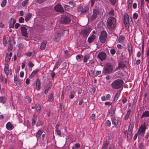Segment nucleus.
I'll return each instance as SVG.
<instances>
[{
	"label": "nucleus",
	"mask_w": 149,
	"mask_h": 149,
	"mask_svg": "<svg viewBox=\"0 0 149 149\" xmlns=\"http://www.w3.org/2000/svg\"><path fill=\"white\" fill-rule=\"evenodd\" d=\"M116 19L114 17H111L108 19L107 22V28L111 31L114 30L116 26Z\"/></svg>",
	"instance_id": "1"
},
{
	"label": "nucleus",
	"mask_w": 149,
	"mask_h": 149,
	"mask_svg": "<svg viewBox=\"0 0 149 149\" xmlns=\"http://www.w3.org/2000/svg\"><path fill=\"white\" fill-rule=\"evenodd\" d=\"M123 83L124 82L122 80L117 79L113 82L111 84V86L113 89H119L122 86Z\"/></svg>",
	"instance_id": "2"
},
{
	"label": "nucleus",
	"mask_w": 149,
	"mask_h": 149,
	"mask_svg": "<svg viewBox=\"0 0 149 149\" xmlns=\"http://www.w3.org/2000/svg\"><path fill=\"white\" fill-rule=\"evenodd\" d=\"M113 69V66L109 63H107L104 65L103 72L104 74H110L111 72Z\"/></svg>",
	"instance_id": "3"
},
{
	"label": "nucleus",
	"mask_w": 149,
	"mask_h": 149,
	"mask_svg": "<svg viewBox=\"0 0 149 149\" xmlns=\"http://www.w3.org/2000/svg\"><path fill=\"white\" fill-rule=\"evenodd\" d=\"M77 10L78 12H80L81 15H82L89 10V8L87 6H85L83 8L82 6L79 5L77 7Z\"/></svg>",
	"instance_id": "4"
},
{
	"label": "nucleus",
	"mask_w": 149,
	"mask_h": 149,
	"mask_svg": "<svg viewBox=\"0 0 149 149\" xmlns=\"http://www.w3.org/2000/svg\"><path fill=\"white\" fill-rule=\"evenodd\" d=\"M146 129V126L145 124L142 125L139 128L137 133L142 136H143L145 134V131Z\"/></svg>",
	"instance_id": "5"
},
{
	"label": "nucleus",
	"mask_w": 149,
	"mask_h": 149,
	"mask_svg": "<svg viewBox=\"0 0 149 149\" xmlns=\"http://www.w3.org/2000/svg\"><path fill=\"white\" fill-rule=\"evenodd\" d=\"M107 37V32L105 31H102L100 34V42L102 43H104L106 41Z\"/></svg>",
	"instance_id": "6"
},
{
	"label": "nucleus",
	"mask_w": 149,
	"mask_h": 149,
	"mask_svg": "<svg viewBox=\"0 0 149 149\" xmlns=\"http://www.w3.org/2000/svg\"><path fill=\"white\" fill-rule=\"evenodd\" d=\"M71 22V19L68 16L64 15L61 18V22L63 24H68Z\"/></svg>",
	"instance_id": "7"
},
{
	"label": "nucleus",
	"mask_w": 149,
	"mask_h": 149,
	"mask_svg": "<svg viewBox=\"0 0 149 149\" xmlns=\"http://www.w3.org/2000/svg\"><path fill=\"white\" fill-rule=\"evenodd\" d=\"M129 18L128 15L127 14H125L124 16L123 21L126 28L127 29L129 28Z\"/></svg>",
	"instance_id": "8"
},
{
	"label": "nucleus",
	"mask_w": 149,
	"mask_h": 149,
	"mask_svg": "<svg viewBox=\"0 0 149 149\" xmlns=\"http://www.w3.org/2000/svg\"><path fill=\"white\" fill-rule=\"evenodd\" d=\"M54 9L56 11L61 13L64 12V10L62 6L58 4L54 7Z\"/></svg>",
	"instance_id": "9"
},
{
	"label": "nucleus",
	"mask_w": 149,
	"mask_h": 149,
	"mask_svg": "<svg viewBox=\"0 0 149 149\" xmlns=\"http://www.w3.org/2000/svg\"><path fill=\"white\" fill-rule=\"evenodd\" d=\"M97 56L100 60L102 61L105 60L106 54L104 52H100L98 54Z\"/></svg>",
	"instance_id": "10"
},
{
	"label": "nucleus",
	"mask_w": 149,
	"mask_h": 149,
	"mask_svg": "<svg viewBox=\"0 0 149 149\" xmlns=\"http://www.w3.org/2000/svg\"><path fill=\"white\" fill-rule=\"evenodd\" d=\"M99 13V12L96 9L93 10V14L91 17V19L92 21L95 19L97 18V16Z\"/></svg>",
	"instance_id": "11"
},
{
	"label": "nucleus",
	"mask_w": 149,
	"mask_h": 149,
	"mask_svg": "<svg viewBox=\"0 0 149 149\" xmlns=\"http://www.w3.org/2000/svg\"><path fill=\"white\" fill-rule=\"evenodd\" d=\"M20 29L22 36L25 37H26L28 34L27 29L23 26H21Z\"/></svg>",
	"instance_id": "12"
},
{
	"label": "nucleus",
	"mask_w": 149,
	"mask_h": 149,
	"mask_svg": "<svg viewBox=\"0 0 149 149\" xmlns=\"http://www.w3.org/2000/svg\"><path fill=\"white\" fill-rule=\"evenodd\" d=\"M112 124L114 125V127H116L119 121L118 118L117 117H114L113 118H111Z\"/></svg>",
	"instance_id": "13"
},
{
	"label": "nucleus",
	"mask_w": 149,
	"mask_h": 149,
	"mask_svg": "<svg viewBox=\"0 0 149 149\" xmlns=\"http://www.w3.org/2000/svg\"><path fill=\"white\" fill-rule=\"evenodd\" d=\"M81 33L83 36V37L86 38L88 35L89 32L87 29H83L81 31Z\"/></svg>",
	"instance_id": "14"
},
{
	"label": "nucleus",
	"mask_w": 149,
	"mask_h": 149,
	"mask_svg": "<svg viewBox=\"0 0 149 149\" xmlns=\"http://www.w3.org/2000/svg\"><path fill=\"white\" fill-rule=\"evenodd\" d=\"M61 34L58 33H57L55 36L53 38V40L54 41L57 42L59 41L61 39Z\"/></svg>",
	"instance_id": "15"
},
{
	"label": "nucleus",
	"mask_w": 149,
	"mask_h": 149,
	"mask_svg": "<svg viewBox=\"0 0 149 149\" xmlns=\"http://www.w3.org/2000/svg\"><path fill=\"white\" fill-rule=\"evenodd\" d=\"M121 91L119 90L117 91L113 98L115 102L118 99L120 94Z\"/></svg>",
	"instance_id": "16"
},
{
	"label": "nucleus",
	"mask_w": 149,
	"mask_h": 149,
	"mask_svg": "<svg viewBox=\"0 0 149 149\" xmlns=\"http://www.w3.org/2000/svg\"><path fill=\"white\" fill-rule=\"evenodd\" d=\"M116 109L114 108H111L110 109L108 112V115L110 117L112 116L115 113Z\"/></svg>",
	"instance_id": "17"
},
{
	"label": "nucleus",
	"mask_w": 149,
	"mask_h": 149,
	"mask_svg": "<svg viewBox=\"0 0 149 149\" xmlns=\"http://www.w3.org/2000/svg\"><path fill=\"white\" fill-rule=\"evenodd\" d=\"M6 127L7 129L9 130H12L14 127V126L12 125L9 122L7 123Z\"/></svg>",
	"instance_id": "18"
},
{
	"label": "nucleus",
	"mask_w": 149,
	"mask_h": 149,
	"mask_svg": "<svg viewBox=\"0 0 149 149\" xmlns=\"http://www.w3.org/2000/svg\"><path fill=\"white\" fill-rule=\"evenodd\" d=\"M132 132L128 131L127 134V141H130L132 137Z\"/></svg>",
	"instance_id": "19"
},
{
	"label": "nucleus",
	"mask_w": 149,
	"mask_h": 149,
	"mask_svg": "<svg viewBox=\"0 0 149 149\" xmlns=\"http://www.w3.org/2000/svg\"><path fill=\"white\" fill-rule=\"evenodd\" d=\"M134 123L133 122H130L129 124L128 129V131L132 132L133 129L134 127Z\"/></svg>",
	"instance_id": "20"
},
{
	"label": "nucleus",
	"mask_w": 149,
	"mask_h": 149,
	"mask_svg": "<svg viewBox=\"0 0 149 149\" xmlns=\"http://www.w3.org/2000/svg\"><path fill=\"white\" fill-rule=\"evenodd\" d=\"M61 63V61L60 60H58L55 64V66L53 69V71H54L56 68H57L59 66Z\"/></svg>",
	"instance_id": "21"
},
{
	"label": "nucleus",
	"mask_w": 149,
	"mask_h": 149,
	"mask_svg": "<svg viewBox=\"0 0 149 149\" xmlns=\"http://www.w3.org/2000/svg\"><path fill=\"white\" fill-rule=\"evenodd\" d=\"M131 112V110L130 109H128L127 110V113L125 115L124 118V119L125 120H128L130 114Z\"/></svg>",
	"instance_id": "22"
},
{
	"label": "nucleus",
	"mask_w": 149,
	"mask_h": 149,
	"mask_svg": "<svg viewBox=\"0 0 149 149\" xmlns=\"http://www.w3.org/2000/svg\"><path fill=\"white\" fill-rule=\"evenodd\" d=\"M144 117H149V111H146L143 113L141 116V118H142Z\"/></svg>",
	"instance_id": "23"
},
{
	"label": "nucleus",
	"mask_w": 149,
	"mask_h": 149,
	"mask_svg": "<svg viewBox=\"0 0 149 149\" xmlns=\"http://www.w3.org/2000/svg\"><path fill=\"white\" fill-rule=\"evenodd\" d=\"M95 38V36L94 35H92L91 36L88 38V41L89 43H91L93 42Z\"/></svg>",
	"instance_id": "24"
},
{
	"label": "nucleus",
	"mask_w": 149,
	"mask_h": 149,
	"mask_svg": "<svg viewBox=\"0 0 149 149\" xmlns=\"http://www.w3.org/2000/svg\"><path fill=\"white\" fill-rule=\"evenodd\" d=\"M109 144V142L108 141L104 142L103 143L102 149H107Z\"/></svg>",
	"instance_id": "25"
},
{
	"label": "nucleus",
	"mask_w": 149,
	"mask_h": 149,
	"mask_svg": "<svg viewBox=\"0 0 149 149\" xmlns=\"http://www.w3.org/2000/svg\"><path fill=\"white\" fill-rule=\"evenodd\" d=\"M15 42L14 40L13 37H10L9 38V44L10 45H13L15 44Z\"/></svg>",
	"instance_id": "26"
},
{
	"label": "nucleus",
	"mask_w": 149,
	"mask_h": 149,
	"mask_svg": "<svg viewBox=\"0 0 149 149\" xmlns=\"http://www.w3.org/2000/svg\"><path fill=\"white\" fill-rule=\"evenodd\" d=\"M31 16L32 15L31 13H29L26 15L25 18V21L26 22H28L31 18Z\"/></svg>",
	"instance_id": "27"
},
{
	"label": "nucleus",
	"mask_w": 149,
	"mask_h": 149,
	"mask_svg": "<svg viewBox=\"0 0 149 149\" xmlns=\"http://www.w3.org/2000/svg\"><path fill=\"white\" fill-rule=\"evenodd\" d=\"M54 100V96L53 93H51L49 95L48 101L49 102H53Z\"/></svg>",
	"instance_id": "28"
},
{
	"label": "nucleus",
	"mask_w": 149,
	"mask_h": 149,
	"mask_svg": "<svg viewBox=\"0 0 149 149\" xmlns=\"http://www.w3.org/2000/svg\"><path fill=\"white\" fill-rule=\"evenodd\" d=\"M46 43L47 42L46 41H44L42 43L40 47V48L41 49L43 50L45 49L46 47Z\"/></svg>",
	"instance_id": "29"
},
{
	"label": "nucleus",
	"mask_w": 149,
	"mask_h": 149,
	"mask_svg": "<svg viewBox=\"0 0 149 149\" xmlns=\"http://www.w3.org/2000/svg\"><path fill=\"white\" fill-rule=\"evenodd\" d=\"M36 88L38 90L40 88V81L39 79H38L37 80Z\"/></svg>",
	"instance_id": "30"
},
{
	"label": "nucleus",
	"mask_w": 149,
	"mask_h": 149,
	"mask_svg": "<svg viewBox=\"0 0 149 149\" xmlns=\"http://www.w3.org/2000/svg\"><path fill=\"white\" fill-rule=\"evenodd\" d=\"M128 50L129 53V56H130L133 54L132 47L130 46H128Z\"/></svg>",
	"instance_id": "31"
},
{
	"label": "nucleus",
	"mask_w": 149,
	"mask_h": 149,
	"mask_svg": "<svg viewBox=\"0 0 149 149\" xmlns=\"http://www.w3.org/2000/svg\"><path fill=\"white\" fill-rule=\"evenodd\" d=\"M124 37L123 35H121L119 38L118 41L120 43L122 44V43H123V41L124 40Z\"/></svg>",
	"instance_id": "32"
},
{
	"label": "nucleus",
	"mask_w": 149,
	"mask_h": 149,
	"mask_svg": "<svg viewBox=\"0 0 149 149\" xmlns=\"http://www.w3.org/2000/svg\"><path fill=\"white\" fill-rule=\"evenodd\" d=\"M6 101V98L5 97H0V102L3 104L5 103Z\"/></svg>",
	"instance_id": "33"
},
{
	"label": "nucleus",
	"mask_w": 149,
	"mask_h": 149,
	"mask_svg": "<svg viewBox=\"0 0 149 149\" xmlns=\"http://www.w3.org/2000/svg\"><path fill=\"white\" fill-rule=\"evenodd\" d=\"M94 72L95 70L93 69L90 70L89 72V75L91 77H95V74Z\"/></svg>",
	"instance_id": "34"
},
{
	"label": "nucleus",
	"mask_w": 149,
	"mask_h": 149,
	"mask_svg": "<svg viewBox=\"0 0 149 149\" xmlns=\"http://www.w3.org/2000/svg\"><path fill=\"white\" fill-rule=\"evenodd\" d=\"M105 125L108 127H109L111 125V121L109 120H107L105 123Z\"/></svg>",
	"instance_id": "35"
},
{
	"label": "nucleus",
	"mask_w": 149,
	"mask_h": 149,
	"mask_svg": "<svg viewBox=\"0 0 149 149\" xmlns=\"http://www.w3.org/2000/svg\"><path fill=\"white\" fill-rule=\"evenodd\" d=\"M125 65L122 62H120L118 64V67L119 68H124L125 67Z\"/></svg>",
	"instance_id": "36"
},
{
	"label": "nucleus",
	"mask_w": 149,
	"mask_h": 149,
	"mask_svg": "<svg viewBox=\"0 0 149 149\" xmlns=\"http://www.w3.org/2000/svg\"><path fill=\"white\" fill-rule=\"evenodd\" d=\"M38 70H35L33 71L31 75L30 76V78H32L38 72Z\"/></svg>",
	"instance_id": "37"
},
{
	"label": "nucleus",
	"mask_w": 149,
	"mask_h": 149,
	"mask_svg": "<svg viewBox=\"0 0 149 149\" xmlns=\"http://www.w3.org/2000/svg\"><path fill=\"white\" fill-rule=\"evenodd\" d=\"M4 71L6 75H8L9 73L8 67V66H6L4 68Z\"/></svg>",
	"instance_id": "38"
},
{
	"label": "nucleus",
	"mask_w": 149,
	"mask_h": 149,
	"mask_svg": "<svg viewBox=\"0 0 149 149\" xmlns=\"http://www.w3.org/2000/svg\"><path fill=\"white\" fill-rule=\"evenodd\" d=\"M63 6L65 10L68 11H70V7L69 5L64 4Z\"/></svg>",
	"instance_id": "39"
},
{
	"label": "nucleus",
	"mask_w": 149,
	"mask_h": 149,
	"mask_svg": "<svg viewBox=\"0 0 149 149\" xmlns=\"http://www.w3.org/2000/svg\"><path fill=\"white\" fill-rule=\"evenodd\" d=\"M3 42L4 46H5L8 43L6 39V37L5 36H4L3 37Z\"/></svg>",
	"instance_id": "40"
},
{
	"label": "nucleus",
	"mask_w": 149,
	"mask_h": 149,
	"mask_svg": "<svg viewBox=\"0 0 149 149\" xmlns=\"http://www.w3.org/2000/svg\"><path fill=\"white\" fill-rule=\"evenodd\" d=\"M89 58V56L88 55H85L83 61L84 62H86L87 61L88 59Z\"/></svg>",
	"instance_id": "41"
},
{
	"label": "nucleus",
	"mask_w": 149,
	"mask_h": 149,
	"mask_svg": "<svg viewBox=\"0 0 149 149\" xmlns=\"http://www.w3.org/2000/svg\"><path fill=\"white\" fill-rule=\"evenodd\" d=\"M35 54V52L34 51H33V52H29L28 53H26V55H27V56L29 57H30L33 54V56Z\"/></svg>",
	"instance_id": "42"
},
{
	"label": "nucleus",
	"mask_w": 149,
	"mask_h": 149,
	"mask_svg": "<svg viewBox=\"0 0 149 149\" xmlns=\"http://www.w3.org/2000/svg\"><path fill=\"white\" fill-rule=\"evenodd\" d=\"M75 92L74 91H72L69 97L71 99H72L74 96Z\"/></svg>",
	"instance_id": "43"
},
{
	"label": "nucleus",
	"mask_w": 149,
	"mask_h": 149,
	"mask_svg": "<svg viewBox=\"0 0 149 149\" xmlns=\"http://www.w3.org/2000/svg\"><path fill=\"white\" fill-rule=\"evenodd\" d=\"M10 56H8V54H6V61L8 62L10 61Z\"/></svg>",
	"instance_id": "44"
},
{
	"label": "nucleus",
	"mask_w": 149,
	"mask_h": 149,
	"mask_svg": "<svg viewBox=\"0 0 149 149\" xmlns=\"http://www.w3.org/2000/svg\"><path fill=\"white\" fill-rule=\"evenodd\" d=\"M109 14L111 16H114V10L112 8L111 10H110V11L109 12Z\"/></svg>",
	"instance_id": "45"
},
{
	"label": "nucleus",
	"mask_w": 149,
	"mask_h": 149,
	"mask_svg": "<svg viewBox=\"0 0 149 149\" xmlns=\"http://www.w3.org/2000/svg\"><path fill=\"white\" fill-rule=\"evenodd\" d=\"M68 3L69 4L72 6V7H74L76 5L75 2L72 1H70L68 2Z\"/></svg>",
	"instance_id": "46"
},
{
	"label": "nucleus",
	"mask_w": 149,
	"mask_h": 149,
	"mask_svg": "<svg viewBox=\"0 0 149 149\" xmlns=\"http://www.w3.org/2000/svg\"><path fill=\"white\" fill-rule=\"evenodd\" d=\"M42 134V132L40 130H39L37 132L36 136L38 138Z\"/></svg>",
	"instance_id": "47"
},
{
	"label": "nucleus",
	"mask_w": 149,
	"mask_h": 149,
	"mask_svg": "<svg viewBox=\"0 0 149 149\" xmlns=\"http://www.w3.org/2000/svg\"><path fill=\"white\" fill-rule=\"evenodd\" d=\"M95 88L94 87H93L91 88L89 91L92 94H93L95 93Z\"/></svg>",
	"instance_id": "48"
},
{
	"label": "nucleus",
	"mask_w": 149,
	"mask_h": 149,
	"mask_svg": "<svg viewBox=\"0 0 149 149\" xmlns=\"http://www.w3.org/2000/svg\"><path fill=\"white\" fill-rule=\"evenodd\" d=\"M110 52L111 54L112 55H114L116 52V51L115 49L113 48L111 49L110 50Z\"/></svg>",
	"instance_id": "49"
},
{
	"label": "nucleus",
	"mask_w": 149,
	"mask_h": 149,
	"mask_svg": "<svg viewBox=\"0 0 149 149\" xmlns=\"http://www.w3.org/2000/svg\"><path fill=\"white\" fill-rule=\"evenodd\" d=\"M19 22L20 23H22L24 22V19L22 17H20L19 19Z\"/></svg>",
	"instance_id": "50"
},
{
	"label": "nucleus",
	"mask_w": 149,
	"mask_h": 149,
	"mask_svg": "<svg viewBox=\"0 0 149 149\" xmlns=\"http://www.w3.org/2000/svg\"><path fill=\"white\" fill-rule=\"evenodd\" d=\"M138 17V15L137 13H135L133 14V17L134 19H136Z\"/></svg>",
	"instance_id": "51"
},
{
	"label": "nucleus",
	"mask_w": 149,
	"mask_h": 149,
	"mask_svg": "<svg viewBox=\"0 0 149 149\" xmlns=\"http://www.w3.org/2000/svg\"><path fill=\"white\" fill-rule=\"evenodd\" d=\"M36 108L37 109V111H39L41 109V107L39 104H36Z\"/></svg>",
	"instance_id": "52"
},
{
	"label": "nucleus",
	"mask_w": 149,
	"mask_h": 149,
	"mask_svg": "<svg viewBox=\"0 0 149 149\" xmlns=\"http://www.w3.org/2000/svg\"><path fill=\"white\" fill-rule=\"evenodd\" d=\"M52 86V84L51 82L48 83V85H47V91H48L50 89Z\"/></svg>",
	"instance_id": "53"
},
{
	"label": "nucleus",
	"mask_w": 149,
	"mask_h": 149,
	"mask_svg": "<svg viewBox=\"0 0 149 149\" xmlns=\"http://www.w3.org/2000/svg\"><path fill=\"white\" fill-rule=\"evenodd\" d=\"M6 0H3L1 3V6L3 7H4L6 6Z\"/></svg>",
	"instance_id": "54"
},
{
	"label": "nucleus",
	"mask_w": 149,
	"mask_h": 149,
	"mask_svg": "<svg viewBox=\"0 0 149 149\" xmlns=\"http://www.w3.org/2000/svg\"><path fill=\"white\" fill-rule=\"evenodd\" d=\"M139 148L140 149H144V146L143 143H140L139 144Z\"/></svg>",
	"instance_id": "55"
},
{
	"label": "nucleus",
	"mask_w": 149,
	"mask_h": 149,
	"mask_svg": "<svg viewBox=\"0 0 149 149\" xmlns=\"http://www.w3.org/2000/svg\"><path fill=\"white\" fill-rule=\"evenodd\" d=\"M13 45H9L8 48V52H10L12 50L13 48Z\"/></svg>",
	"instance_id": "56"
},
{
	"label": "nucleus",
	"mask_w": 149,
	"mask_h": 149,
	"mask_svg": "<svg viewBox=\"0 0 149 149\" xmlns=\"http://www.w3.org/2000/svg\"><path fill=\"white\" fill-rule=\"evenodd\" d=\"M113 5H114L116 3V0H109Z\"/></svg>",
	"instance_id": "57"
},
{
	"label": "nucleus",
	"mask_w": 149,
	"mask_h": 149,
	"mask_svg": "<svg viewBox=\"0 0 149 149\" xmlns=\"http://www.w3.org/2000/svg\"><path fill=\"white\" fill-rule=\"evenodd\" d=\"M56 132L57 134L58 135H61V131L58 129L56 130Z\"/></svg>",
	"instance_id": "58"
},
{
	"label": "nucleus",
	"mask_w": 149,
	"mask_h": 149,
	"mask_svg": "<svg viewBox=\"0 0 149 149\" xmlns=\"http://www.w3.org/2000/svg\"><path fill=\"white\" fill-rule=\"evenodd\" d=\"M14 81L15 83L17 84L18 85L19 84V82L17 80V78L15 77Z\"/></svg>",
	"instance_id": "59"
},
{
	"label": "nucleus",
	"mask_w": 149,
	"mask_h": 149,
	"mask_svg": "<svg viewBox=\"0 0 149 149\" xmlns=\"http://www.w3.org/2000/svg\"><path fill=\"white\" fill-rule=\"evenodd\" d=\"M101 71L97 70L96 71V74L95 76V77H97V75L101 74Z\"/></svg>",
	"instance_id": "60"
},
{
	"label": "nucleus",
	"mask_w": 149,
	"mask_h": 149,
	"mask_svg": "<svg viewBox=\"0 0 149 149\" xmlns=\"http://www.w3.org/2000/svg\"><path fill=\"white\" fill-rule=\"evenodd\" d=\"M50 74L52 78V79L53 80L54 79V76L56 75L55 73L54 72H53L51 73Z\"/></svg>",
	"instance_id": "61"
},
{
	"label": "nucleus",
	"mask_w": 149,
	"mask_h": 149,
	"mask_svg": "<svg viewBox=\"0 0 149 149\" xmlns=\"http://www.w3.org/2000/svg\"><path fill=\"white\" fill-rule=\"evenodd\" d=\"M20 24L19 23H17L15 25V28L16 29H17L20 26Z\"/></svg>",
	"instance_id": "62"
},
{
	"label": "nucleus",
	"mask_w": 149,
	"mask_h": 149,
	"mask_svg": "<svg viewBox=\"0 0 149 149\" xmlns=\"http://www.w3.org/2000/svg\"><path fill=\"white\" fill-rule=\"evenodd\" d=\"M91 118L92 120H94L95 118V115L94 114H92L91 115Z\"/></svg>",
	"instance_id": "63"
},
{
	"label": "nucleus",
	"mask_w": 149,
	"mask_h": 149,
	"mask_svg": "<svg viewBox=\"0 0 149 149\" xmlns=\"http://www.w3.org/2000/svg\"><path fill=\"white\" fill-rule=\"evenodd\" d=\"M110 98H111V95L109 94H107L106 96V99H107V100H108L110 99Z\"/></svg>",
	"instance_id": "64"
}]
</instances>
